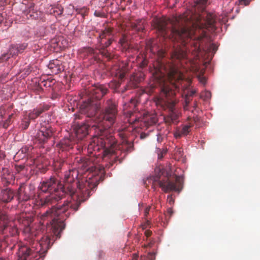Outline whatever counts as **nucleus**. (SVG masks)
<instances>
[{"label": "nucleus", "mask_w": 260, "mask_h": 260, "mask_svg": "<svg viewBox=\"0 0 260 260\" xmlns=\"http://www.w3.org/2000/svg\"><path fill=\"white\" fill-rule=\"evenodd\" d=\"M78 170L73 169L66 172L64 183L55 176H51L41 183L40 190L49 194L41 199L42 206H51V207L42 215V218L51 216V230L56 239L61 237L64 229V220L73 211L76 212L86 198L89 197L90 190L94 188L90 177L87 179L82 175H80Z\"/></svg>", "instance_id": "obj_1"}, {"label": "nucleus", "mask_w": 260, "mask_h": 260, "mask_svg": "<svg viewBox=\"0 0 260 260\" xmlns=\"http://www.w3.org/2000/svg\"><path fill=\"white\" fill-rule=\"evenodd\" d=\"M215 16L209 12L194 13L187 11L172 19L154 18L152 25L164 38L180 42L185 48H176L172 53L173 58L181 59L187 56V51H200V42L206 37V31H214Z\"/></svg>", "instance_id": "obj_2"}, {"label": "nucleus", "mask_w": 260, "mask_h": 260, "mask_svg": "<svg viewBox=\"0 0 260 260\" xmlns=\"http://www.w3.org/2000/svg\"><path fill=\"white\" fill-rule=\"evenodd\" d=\"M91 127L96 131V136L93 137L88 145L87 149L89 153H92L93 151L99 152L103 150L104 156H106L109 155H117L116 150L117 147L126 154L134 150L133 142L128 141L124 134L119 133L118 135L121 137L122 142L120 146H117L115 137L110 132L109 129L101 127L99 124L97 125H92ZM116 157L117 156H114V158Z\"/></svg>", "instance_id": "obj_3"}, {"label": "nucleus", "mask_w": 260, "mask_h": 260, "mask_svg": "<svg viewBox=\"0 0 260 260\" xmlns=\"http://www.w3.org/2000/svg\"><path fill=\"white\" fill-rule=\"evenodd\" d=\"M167 78L172 84V87H169L167 83H164L161 86L160 96L156 101V105L164 110L168 109V115L164 117L166 123L171 125L172 123L177 124L179 122V113L174 109L175 102L174 100L175 92L172 88H178L180 81L183 80V74L174 66L169 67L166 71Z\"/></svg>", "instance_id": "obj_4"}, {"label": "nucleus", "mask_w": 260, "mask_h": 260, "mask_svg": "<svg viewBox=\"0 0 260 260\" xmlns=\"http://www.w3.org/2000/svg\"><path fill=\"white\" fill-rule=\"evenodd\" d=\"M51 240L48 236H44L39 241L33 239L20 245L17 252L18 260H43L53 243Z\"/></svg>", "instance_id": "obj_5"}, {"label": "nucleus", "mask_w": 260, "mask_h": 260, "mask_svg": "<svg viewBox=\"0 0 260 260\" xmlns=\"http://www.w3.org/2000/svg\"><path fill=\"white\" fill-rule=\"evenodd\" d=\"M108 91L107 87L102 84L95 85L89 90L90 97L87 102L81 105L82 112L89 117H94L101 108L98 100L101 99Z\"/></svg>", "instance_id": "obj_6"}, {"label": "nucleus", "mask_w": 260, "mask_h": 260, "mask_svg": "<svg viewBox=\"0 0 260 260\" xmlns=\"http://www.w3.org/2000/svg\"><path fill=\"white\" fill-rule=\"evenodd\" d=\"M153 181L152 187L155 189V184L157 183L165 192L172 191L180 192L182 188V180L181 177L175 175L173 177L167 175L160 180V177L156 176L150 179Z\"/></svg>", "instance_id": "obj_7"}, {"label": "nucleus", "mask_w": 260, "mask_h": 260, "mask_svg": "<svg viewBox=\"0 0 260 260\" xmlns=\"http://www.w3.org/2000/svg\"><path fill=\"white\" fill-rule=\"evenodd\" d=\"M117 116L118 109L116 101L112 99L108 100L102 113L103 121L110 127L117 122Z\"/></svg>", "instance_id": "obj_8"}, {"label": "nucleus", "mask_w": 260, "mask_h": 260, "mask_svg": "<svg viewBox=\"0 0 260 260\" xmlns=\"http://www.w3.org/2000/svg\"><path fill=\"white\" fill-rule=\"evenodd\" d=\"M113 29L111 27H106L100 34L98 37L99 48H106L114 41Z\"/></svg>", "instance_id": "obj_9"}, {"label": "nucleus", "mask_w": 260, "mask_h": 260, "mask_svg": "<svg viewBox=\"0 0 260 260\" xmlns=\"http://www.w3.org/2000/svg\"><path fill=\"white\" fill-rule=\"evenodd\" d=\"M145 75L143 72H138L132 74L127 84L125 86L124 89L122 90L124 92L126 90L136 88L139 87V84L144 80Z\"/></svg>", "instance_id": "obj_10"}, {"label": "nucleus", "mask_w": 260, "mask_h": 260, "mask_svg": "<svg viewBox=\"0 0 260 260\" xmlns=\"http://www.w3.org/2000/svg\"><path fill=\"white\" fill-rule=\"evenodd\" d=\"M52 134L53 130L51 126L48 123H45L44 125H41L36 138L40 143H44L52 137Z\"/></svg>", "instance_id": "obj_11"}, {"label": "nucleus", "mask_w": 260, "mask_h": 260, "mask_svg": "<svg viewBox=\"0 0 260 260\" xmlns=\"http://www.w3.org/2000/svg\"><path fill=\"white\" fill-rule=\"evenodd\" d=\"M191 125L188 124H182L177 126L174 132V136L176 139H179L182 137H185L191 132Z\"/></svg>", "instance_id": "obj_12"}, {"label": "nucleus", "mask_w": 260, "mask_h": 260, "mask_svg": "<svg viewBox=\"0 0 260 260\" xmlns=\"http://www.w3.org/2000/svg\"><path fill=\"white\" fill-rule=\"evenodd\" d=\"M29 189L26 188L24 186H20L17 190L16 197L19 202H26L28 201L30 198L29 194Z\"/></svg>", "instance_id": "obj_13"}, {"label": "nucleus", "mask_w": 260, "mask_h": 260, "mask_svg": "<svg viewBox=\"0 0 260 260\" xmlns=\"http://www.w3.org/2000/svg\"><path fill=\"white\" fill-rule=\"evenodd\" d=\"M91 125L89 124L83 123L78 124L75 128V133L78 139L82 140L88 134L89 128Z\"/></svg>", "instance_id": "obj_14"}, {"label": "nucleus", "mask_w": 260, "mask_h": 260, "mask_svg": "<svg viewBox=\"0 0 260 260\" xmlns=\"http://www.w3.org/2000/svg\"><path fill=\"white\" fill-rule=\"evenodd\" d=\"M127 68L124 66L115 67L112 70V74L120 80H122L127 73Z\"/></svg>", "instance_id": "obj_15"}, {"label": "nucleus", "mask_w": 260, "mask_h": 260, "mask_svg": "<svg viewBox=\"0 0 260 260\" xmlns=\"http://www.w3.org/2000/svg\"><path fill=\"white\" fill-rule=\"evenodd\" d=\"M19 53H20L17 44H12L10 46L8 52L2 55V59L4 60H7L11 57L18 55Z\"/></svg>", "instance_id": "obj_16"}, {"label": "nucleus", "mask_w": 260, "mask_h": 260, "mask_svg": "<svg viewBox=\"0 0 260 260\" xmlns=\"http://www.w3.org/2000/svg\"><path fill=\"white\" fill-rule=\"evenodd\" d=\"M142 122L145 126L148 127L149 126L155 124L157 122V118L155 114H146L143 118Z\"/></svg>", "instance_id": "obj_17"}, {"label": "nucleus", "mask_w": 260, "mask_h": 260, "mask_svg": "<svg viewBox=\"0 0 260 260\" xmlns=\"http://www.w3.org/2000/svg\"><path fill=\"white\" fill-rule=\"evenodd\" d=\"M24 14L28 19H38L40 17L41 12L35 11L34 5L31 4L28 9L26 10Z\"/></svg>", "instance_id": "obj_18"}, {"label": "nucleus", "mask_w": 260, "mask_h": 260, "mask_svg": "<svg viewBox=\"0 0 260 260\" xmlns=\"http://www.w3.org/2000/svg\"><path fill=\"white\" fill-rule=\"evenodd\" d=\"M77 162H79L78 168L80 169L81 171H86L89 169L90 162L88 158L82 157L78 159L77 158Z\"/></svg>", "instance_id": "obj_19"}, {"label": "nucleus", "mask_w": 260, "mask_h": 260, "mask_svg": "<svg viewBox=\"0 0 260 260\" xmlns=\"http://www.w3.org/2000/svg\"><path fill=\"white\" fill-rule=\"evenodd\" d=\"M145 20L143 19H139L136 21L132 22L131 26L133 29L137 32L142 31L144 29Z\"/></svg>", "instance_id": "obj_20"}, {"label": "nucleus", "mask_w": 260, "mask_h": 260, "mask_svg": "<svg viewBox=\"0 0 260 260\" xmlns=\"http://www.w3.org/2000/svg\"><path fill=\"white\" fill-rule=\"evenodd\" d=\"M46 109L43 107H40L36 109H35L33 111L29 113L28 115V118L29 120L35 119L38 117L41 113H42Z\"/></svg>", "instance_id": "obj_21"}, {"label": "nucleus", "mask_w": 260, "mask_h": 260, "mask_svg": "<svg viewBox=\"0 0 260 260\" xmlns=\"http://www.w3.org/2000/svg\"><path fill=\"white\" fill-rule=\"evenodd\" d=\"M72 142L68 138L61 140L59 143L60 148L63 150H67L70 148H72Z\"/></svg>", "instance_id": "obj_22"}, {"label": "nucleus", "mask_w": 260, "mask_h": 260, "mask_svg": "<svg viewBox=\"0 0 260 260\" xmlns=\"http://www.w3.org/2000/svg\"><path fill=\"white\" fill-rule=\"evenodd\" d=\"M127 116L129 117L128 121L131 123H136L140 120V118L135 116L133 112L131 111H127Z\"/></svg>", "instance_id": "obj_23"}, {"label": "nucleus", "mask_w": 260, "mask_h": 260, "mask_svg": "<svg viewBox=\"0 0 260 260\" xmlns=\"http://www.w3.org/2000/svg\"><path fill=\"white\" fill-rule=\"evenodd\" d=\"M99 50L100 53L103 56H105L108 60H110L113 58L112 55L107 50H106L105 48L101 49L99 48Z\"/></svg>", "instance_id": "obj_24"}, {"label": "nucleus", "mask_w": 260, "mask_h": 260, "mask_svg": "<svg viewBox=\"0 0 260 260\" xmlns=\"http://www.w3.org/2000/svg\"><path fill=\"white\" fill-rule=\"evenodd\" d=\"M119 43L124 48L127 49L128 48L127 39L125 35L122 36V38L119 40Z\"/></svg>", "instance_id": "obj_25"}, {"label": "nucleus", "mask_w": 260, "mask_h": 260, "mask_svg": "<svg viewBox=\"0 0 260 260\" xmlns=\"http://www.w3.org/2000/svg\"><path fill=\"white\" fill-rule=\"evenodd\" d=\"M17 45L18 46L19 53H21L27 48L28 44L26 43H23L21 44H17Z\"/></svg>", "instance_id": "obj_26"}, {"label": "nucleus", "mask_w": 260, "mask_h": 260, "mask_svg": "<svg viewBox=\"0 0 260 260\" xmlns=\"http://www.w3.org/2000/svg\"><path fill=\"white\" fill-rule=\"evenodd\" d=\"M63 12V9H59V8H52L50 10V14L56 15V13L57 15H59L62 14Z\"/></svg>", "instance_id": "obj_27"}, {"label": "nucleus", "mask_w": 260, "mask_h": 260, "mask_svg": "<svg viewBox=\"0 0 260 260\" xmlns=\"http://www.w3.org/2000/svg\"><path fill=\"white\" fill-rule=\"evenodd\" d=\"M59 64V62L58 60H52L50 61L49 64H48V68L50 70H52L53 69H54V67H56V66H58Z\"/></svg>", "instance_id": "obj_28"}, {"label": "nucleus", "mask_w": 260, "mask_h": 260, "mask_svg": "<svg viewBox=\"0 0 260 260\" xmlns=\"http://www.w3.org/2000/svg\"><path fill=\"white\" fill-rule=\"evenodd\" d=\"M63 70V67L60 66L59 64L58 66H56V67H54V69H53L51 70V72L53 74H57L60 73Z\"/></svg>", "instance_id": "obj_29"}, {"label": "nucleus", "mask_w": 260, "mask_h": 260, "mask_svg": "<svg viewBox=\"0 0 260 260\" xmlns=\"http://www.w3.org/2000/svg\"><path fill=\"white\" fill-rule=\"evenodd\" d=\"M137 101L135 99H132L130 101L129 103H128V106L133 108L135 109L137 105Z\"/></svg>", "instance_id": "obj_30"}, {"label": "nucleus", "mask_w": 260, "mask_h": 260, "mask_svg": "<svg viewBox=\"0 0 260 260\" xmlns=\"http://www.w3.org/2000/svg\"><path fill=\"white\" fill-rule=\"evenodd\" d=\"M13 116V114H11L9 116V117L7 118V120H6V121L4 122V124H3V127L4 128H7L9 124L11 123V118H12V117Z\"/></svg>", "instance_id": "obj_31"}, {"label": "nucleus", "mask_w": 260, "mask_h": 260, "mask_svg": "<svg viewBox=\"0 0 260 260\" xmlns=\"http://www.w3.org/2000/svg\"><path fill=\"white\" fill-rule=\"evenodd\" d=\"M29 119H27L26 120L23 121L22 123V127L24 129H26L28 128V126L29 125L30 121Z\"/></svg>", "instance_id": "obj_32"}, {"label": "nucleus", "mask_w": 260, "mask_h": 260, "mask_svg": "<svg viewBox=\"0 0 260 260\" xmlns=\"http://www.w3.org/2000/svg\"><path fill=\"white\" fill-rule=\"evenodd\" d=\"M94 15L96 17H104L105 16V14L103 12L97 10L94 11Z\"/></svg>", "instance_id": "obj_33"}, {"label": "nucleus", "mask_w": 260, "mask_h": 260, "mask_svg": "<svg viewBox=\"0 0 260 260\" xmlns=\"http://www.w3.org/2000/svg\"><path fill=\"white\" fill-rule=\"evenodd\" d=\"M198 79L199 81L203 84L205 85L206 83L207 79L203 75H199L198 76Z\"/></svg>", "instance_id": "obj_34"}, {"label": "nucleus", "mask_w": 260, "mask_h": 260, "mask_svg": "<svg viewBox=\"0 0 260 260\" xmlns=\"http://www.w3.org/2000/svg\"><path fill=\"white\" fill-rule=\"evenodd\" d=\"M164 139V137L161 134L159 133L157 135V141L158 142V143H161L163 141Z\"/></svg>", "instance_id": "obj_35"}, {"label": "nucleus", "mask_w": 260, "mask_h": 260, "mask_svg": "<svg viewBox=\"0 0 260 260\" xmlns=\"http://www.w3.org/2000/svg\"><path fill=\"white\" fill-rule=\"evenodd\" d=\"M208 49H209V51L212 50L213 52V53H214L216 52V51L217 50V47L214 44H211L210 45L209 48Z\"/></svg>", "instance_id": "obj_36"}, {"label": "nucleus", "mask_w": 260, "mask_h": 260, "mask_svg": "<svg viewBox=\"0 0 260 260\" xmlns=\"http://www.w3.org/2000/svg\"><path fill=\"white\" fill-rule=\"evenodd\" d=\"M190 100V98L186 95L185 98V105L184 106V109H186V107L188 106Z\"/></svg>", "instance_id": "obj_37"}, {"label": "nucleus", "mask_w": 260, "mask_h": 260, "mask_svg": "<svg viewBox=\"0 0 260 260\" xmlns=\"http://www.w3.org/2000/svg\"><path fill=\"white\" fill-rule=\"evenodd\" d=\"M239 3L241 5H244L245 6H247L249 4L251 0H239Z\"/></svg>", "instance_id": "obj_38"}, {"label": "nucleus", "mask_w": 260, "mask_h": 260, "mask_svg": "<svg viewBox=\"0 0 260 260\" xmlns=\"http://www.w3.org/2000/svg\"><path fill=\"white\" fill-rule=\"evenodd\" d=\"M2 181L4 185L7 186L10 184V182L6 178H2Z\"/></svg>", "instance_id": "obj_39"}, {"label": "nucleus", "mask_w": 260, "mask_h": 260, "mask_svg": "<svg viewBox=\"0 0 260 260\" xmlns=\"http://www.w3.org/2000/svg\"><path fill=\"white\" fill-rule=\"evenodd\" d=\"M150 209H151V207L149 206H148V207H147L145 208V211H144V215L145 217H146L147 216V215H148Z\"/></svg>", "instance_id": "obj_40"}, {"label": "nucleus", "mask_w": 260, "mask_h": 260, "mask_svg": "<svg viewBox=\"0 0 260 260\" xmlns=\"http://www.w3.org/2000/svg\"><path fill=\"white\" fill-rule=\"evenodd\" d=\"M24 168V166L23 165L16 166L15 168L17 172H20L22 171Z\"/></svg>", "instance_id": "obj_41"}, {"label": "nucleus", "mask_w": 260, "mask_h": 260, "mask_svg": "<svg viewBox=\"0 0 260 260\" xmlns=\"http://www.w3.org/2000/svg\"><path fill=\"white\" fill-rule=\"evenodd\" d=\"M195 93H196V91L192 90L188 91L186 95L190 98L191 96H192L195 94Z\"/></svg>", "instance_id": "obj_42"}, {"label": "nucleus", "mask_w": 260, "mask_h": 260, "mask_svg": "<svg viewBox=\"0 0 260 260\" xmlns=\"http://www.w3.org/2000/svg\"><path fill=\"white\" fill-rule=\"evenodd\" d=\"M208 0H198V4L202 5L203 6L206 4Z\"/></svg>", "instance_id": "obj_43"}, {"label": "nucleus", "mask_w": 260, "mask_h": 260, "mask_svg": "<svg viewBox=\"0 0 260 260\" xmlns=\"http://www.w3.org/2000/svg\"><path fill=\"white\" fill-rule=\"evenodd\" d=\"M148 61L146 59H144L141 63V67L144 68L147 65Z\"/></svg>", "instance_id": "obj_44"}, {"label": "nucleus", "mask_w": 260, "mask_h": 260, "mask_svg": "<svg viewBox=\"0 0 260 260\" xmlns=\"http://www.w3.org/2000/svg\"><path fill=\"white\" fill-rule=\"evenodd\" d=\"M167 150L166 149H163L161 150L159 148H157L156 152H158L159 153L160 152V153L163 154V155L166 154L167 153Z\"/></svg>", "instance_id": "obj_45"}, {"label": "nucleus", "mask_w": 260, "mask_h": 260, "mask_svg": "<svg viewBox=\"0 0 260 260\" xmlns=\"http://www.w3.org/2000/svg\"><path fill=\"white\" fill-rule=\"evenodd\" d=\"M114 84V88L115 89H117L120 87L121 85V82H120V81L115 82Z\"/></svg>", "instance_id": "obj_46"}, {"label": "nucleus", "mask_w": 260, "mask_h": 260, "mask_svg": "<svg viewBox=\"0 0 260 260\" xmlns=\"http://www.w3.org/2000/svg\"><path fill=\"white\" fill-rule=\"evenodd\" d=\"M152 234V232L149 230H146L145 232V235L147 237H150Z\"/></svg>", "instance_id": "obj_47"}, {"label": "nucleus", "mask_w": 260, "mask_h": 260, "mask_svg": "<svg viewBox=\"0 0 260 260\" xmlns=\"http://www.w3.org/2000/svg\"><path fill=\"white\" fill-rule=\"evenodd\" d=\"M168 200H169V202L170 204H172V203H174V200H173V199L172 198V195L168 196Z\"/></svg>", "instance_id": "obj_48"}, {"label": "nucleus", "mask_w": 260, "mask_h": 260, "mask_svg": "<svg viewBox=\"0 0 260 260\" xmlns=\"http://www.w3.org/2000/svg\"><path fill=\"white\" fill-rule=\"evenodd\" d=\"M147 136H148L147 134H146L144 133H142L140 135V138L141 139H144L146 138Z\"/></svg>", "instance_id": "obj_49"}, {"label": "nucleus", "mask_w": 260, "mask_h": 260, "mask_svg": "<svg viewBox=\"0 0 260 260\" xmlns=\"http://www.w3.org/2000/svg\"><path fill=\"white\" fill-rule=\"evenodd\" d=\"M138 257H139L138 254H137V253H134L133 255L132 260H138Z\"/></svg>", "instance_id": "obj_50"}, {"label": "nucleus", "mask_w": 260, "mask_h": 260, "mask_svg": "<svg viewBox=\"0 0 260 260\" xmlns=\"http://www.w3.org/2000/svg\"><path fill=\"white\" fill-rule=\"evenodd\" d=\"M28 149L29 148L26 147L22 148L21 151H22V152L27 153V151H28Z\"/></svg>", "instance_id": "obj_51"}, {"label": "nucleus", "mask_w": 260, "mask_h": 260, "mask_svg": "<svg viewBox=\"0 0 260 260\" xmlns=\"http://www.w3.org/2000/svg\"><path fill=\"white\" fill-rule=\"evenodd\" d=\"M167 212H168V214H169L170 216H171L173 213L172 209V208L168 209L167 210Z\"/></svg>", "instance_id": "obj_52"}, {"label": "nucleus", "mask_w": 260, "mask_h": 260, "mask_svg": "<svg viewBox=\"0 0 260 260\" xmlns=\"http://www.w3.org/2000/svg\"><path fill=\"white\" fill-rule=\"evenodd\" d=\"M158 154V158L160 159H162L164 157L163 154L160 153V152H156Z\"/></svg>", "instance_id": "obj_53"}, {"label": "nucleus", "mask_w": 260, "mask_h": 260, "mask_svg": "<svg viewBox=\"0 0 260 260\" xmlns=\"http://www.w3.org/2000/svg\"><path fill=\"white\" fill-rule=\"evenodd\" d=\"M149 259L150 260H154L155 257L152 254H149Z\"/></svg>", "instance_id": "obj_54"}, {"label": "nucleus", "mask_w": 260, "mask_h": 260, "mask_svg": "<svg viewBox=\"0 0 260 260\" xmlns=\"http://www.w3.org/2000/svg\"><path fill=\"white\" fill-rule=\"evenodd\" d=\"M32 230H33L32 229L31 230V233L30 234V236L33 237L34 236L36 237L38 234V232L34 233Z\"/></svg>", "instance_id": "obj_55"}, {"label": "nucleus", "mask_w": 260, "mask_h": 260, "mask_svg": "<svg viewBox=\"0 0 260 260\" xmlns=\"http://www.w3.org/2000/svg\"><path fill=\"white\" fill-rule=\"evenodd\" d=\"M4 154L3 152L0 150V159L4 157Z\"/></svg>", "instance_id": "obj_56"}, {"label": "nucleus", "mask_w": 260, "mask_h": 260, "mask_svg": "<svg viewBox=\"0 0 260 260\" xmlns=\"http://www.w3.org/2000/svg\"><path fill=\"white\" fill-rule=\"evenodd\" d=\"M177 152H178V153L180 154V155H182V151L181 150V149H178L177 150Z\"/></svg>", "instance_id": "obj_57"}, {"label": "nucleus", "mask_w": 260, "mask_h": 260, "mask_svg": "<svg viewBox=\"0 0 260 260\" xmlns=\"http://www.w3.org/2000/svg\"><path fill=\"white\" fill-rule=\"evenodd\" d=\"M42 83H45L43 85L45 86H47V82L44 81H42Z\"/></svg>", "instance_id": "obj_58"}, {"label": "nucleus", "mask_w": 260, "mask_h": 260, "mask_svg": "<svg viewBox=\"0 0 260 260\" xmlns=\"http://www.w3.org/2000/svg\"><path fill=\"white\" fill-rule=\"evenodd\" d=\"M101 121V120L99 119V120H98V122H100Z\"/></svg>", "instance_id": "obj_59"}, {"label": "nucleus", "mask_w": 260, "mask_h": 260, "mask_svg": "<svg viewBox=\"0 0 260 260\" xmlns=\"http://www.w3.org/2000/svg\"><path fill=\"white\" fill-rule=\"evenodd\" d=\"M196 106H197V104H196V103H195V104H194V107H196Z\"/></svg>", "instance_id": "obj_60"}, {"label": "nucleus", "mask_w": 260, "mask_h": 260, "mask_svg": "<svg viewBox=\"0 0 260 260\" xmlns=\"http://www.w3.org/2000/svg\"><path fill=\"white\" fill-rule=\"evenodd\" d=\"M0 260H4V259H3L2 258H0Z\"/></svg>", "instance_id": "obj_61"}, {"label": "nucleus", "mask_w": 260, "mask_h": 260, "mask_svg": "<svg viewBox=\"0 0 260 260\" xmlns=\"http://www.w3.org/2000/svg\"><path fill=\"white\" fill-rule=\"evenodd\" d=\"M30 238H33V237H32V236H30Z\"/></svg>", "instance_id": "obj_62"}]
</instances>
